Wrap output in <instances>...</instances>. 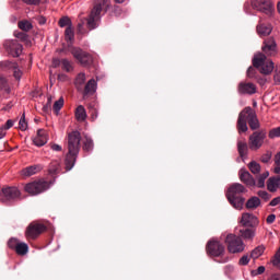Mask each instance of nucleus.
I'll list each match as a JSON object with an SVG mask.
<instances>
[{"mask_svg": "<svg viewBox=\"0 0 280 280\" xmlns=\"http://www.w3.org/2000/svg\"><path fill=\"white\" fill-rule=\"evenodd\" d=\"M277 220V215L275 214H269L266 219L267 224H272Z\"/></svg>", "mask_w": 280, "mask_h": 280, "instance_id": "obj_52", "label": "nucleus"}, {"mask_svg": "<svg viewBox=\"0 0 280 280\" xmlns=\"http://www.w3.org/2000/svg\"><path fill=\"white\" fill-rule=\"evenodd\" d=\"M268 280H280V275L279 273H273L269 277Z\"/></svg>", "mask_w": 280, "mask_h": 280, "instance_id": "obj_58", "label": "nucleus"}, {"mask_svg": "<svg viewBox=\"0 0 280 280\" xmlns=\"http://www.w3.org/2000/svg\"><path fill=\"white\" fill-rule=\"evenodd\" d=\"M270 207H277V205H280V197H276L270 201Z\"/></svg>", "mask_w": 280, "mask_h": 280, "instance_id": "obj_53", "label": "nucleus"}, {"mask_svg": "<svg viewBox=\"0 0 280 280\" xmlns=\"http://www.w3.org/2000/svg\"><path fill=\"white\" fill-rule=\"evenodd\" d=\"M60 65H62V60H60V59H52V67H55V69L60 67Z\"/></svg>", "mask_w": 280, "mask_h": 280, "instance_id": "obj_55", "label": "nucleus"}, {"mask_svg": "<svg viewBox=\"0 0 280 280\" xmlns=\"http://www.w3.org/2000/svg\"><path fill=\"white\" fill-rule=\"evenodd\" d=\"M61 69L69 73L70 71H73V65L68 59H61Z\"/></svg>", "mask_w": 280, "mask_h": 280, "instance_id": "obj_39", "label": "nucleus"}, {"mask_svg": "<svg viewBox=\"0 0 280 280\" xmlns=\"http://www.w3.org/2000/svg\"><path fill=\"white\" fill-rule=\"evenodd\" d=\"M246 191H248L246 187L240 183L232 184L229 187L226 191V198L234 209H244V202H246L244 194H246Z\"/></svg>", "mask_w": 280, "mask_h": 280, "instance_id": "obj_5", "label": "nucleus"}, {"mask_svg": "<svg viewBox=\"0 0 280 280\" xmlns=\"http://www.w3.org/2000/svg\"><path fill=\"white\" fill-rule=\"evenodd\" d=\"M50 148L54 152H62V147L59 144H51Z\"/></svg>", "mask_w": 280, "mask_h": 280, "instance_id": "obj_54", "label": "nucleus"}, {"mask_svg": "<svg viewBox=\"0 0 280 280\" xmlns=\"http://www.w3.org/2000/svg\"><path fill=\"white\" fill-rule=\"evenodd\" d=\"M12 126H14V120L9 119L7 120L5 125L1 127V129L3 130V132H5V130H10Z\"/></svg>", "mask_w": 280, "mask_h": 280, "instance_id": "obj_47", "label": "nucleus"}, {"mask_svg": "<svg viewBox=\"0 0 280 280\" xmlns=\"http://www.w3.org/2000/svg\"><path fill=\"white\" fill-rule=\"evenodd\" d=\"M240 233L243 240H253L255 237V231L253 229H243L240 230Z\"/></svg>", "mask_w": 280, "mask_h": 280, "instance_id": "obj_27", "label": "nucleus"}, {"mask_svg": "<svg viewBox=\"0 0 280 280\" xmlns=\"http://www.w3.org/2000/svg\"><path fill=\"white\" fill-rule=\"evenodd\" d=\"M225 244L229 253H244V242L235 234H228L225 237Z\"/></svg>", "mask_w": 280, "mask_h": 280, "instance_id": "obj_9", "label": "nucleus"}, {"mask_svg": "<svg viewBox=\"0 0 280 280\" xmlns=\"http://www.w3.org/2000/svg\"><path fill=\"white\" fill-rule=\"evenodd\" d=\"M276 137H280V127L273 128L269 131V139H276Z\"/></svg>", "mask_w": 280, "mask_h": 280, "instance_id": "obj_42", "label": "nucleus"}, {"mask_svg": "<svg viewBox=\"0 0 280 280\" xmlns=\"http://www.w3.org/2000/svg\"><path fill=\"white\" fill-rule=\"evenodd\" d=\"M30 250V246H27L26 243H18V246L15 247V253L18 255H27Z\"/></svg>", "mask_w": 280, "mask_h": 280, "instance_id": "obj_29", "label": "nucleus"}, {"mask_svg": "<svg viewBox=\"0 0 280 280\" xmlns=\"http://www.w3.org/2000/svg\"><path fill=\"white\" fill-rule=\"evenodd\" d=\"M19 126L20 130H27V121H25V114L22 115Z\"/></svg>", "mask_w": 280, "mask_h": 280, "instance_id": "obj_44", "label": "nucleus"}, {"mask_svg": "<svg viewBox=\"0 0 280 280\" xmlns=\"http://www.w3.org/2000/svg\"><path fill=\"white\" fill-rule=\"evenodd\" d=\"M267 189L268 191H271V192L277 191L278 187H277V183L275 182V177H270L267 180Z\"/></svg>", "mask_w": 280, "mask_h": 280, "instance_id": "obj_40", "label": "nucleus"}, {"mask_svg": "<svg viewBox=\"0 0 280 280\" xmlns=\"http://www.w3.org/2000/svg\"><path fill=\"white\" fill-rule=\"evenodd\" d=\"M275 182H276V186L278 187V189H280V176L275 177Z\"/></svg>", "mask_w": 280, "mask_h": 280, "instance_id": "obj_60", "label": "nucleus"}, {"mask_svg": "<svg viewBox=\"0 0 280 280\" xmlns=\"http://www.w3.org/2000/svg\"><path fill=\"white\" fill-rule=\"evenodd\" d=\"M261 205V200L258 197H252L250 199L247 200L246 202V208L247 209H257Z\"/></svg>", "mask_w": 280, "mask_h": 280, "instance_id": "obj_25", "label": "nucleus"}, {"mask_svg": "<svg viewBox=\"0 0 280 280\" xmlns=\"http://www.w3.org/2000/svg\"><path fill=\"white\" fill-rule=\"evenodd\" d=\"M258 84H260V86H264V84H266V79L265 78L258 79Z\"/></svg>", "mask_w": 280, "mask_h": 280, "instance_id": "obj_59", "label": "nucleus"}, {"mask_svg": "<svg viewBox=\"0 0 280 280\" xmlns=\"http://www.w3.org/2000/svg\"><path fill=\"white\" fill-rule=\"evenodd\" d=\"M15 38L25 43V45H31L32 42L30 40V36L25 32H14Z\"/></svg>", "mask_w": 280, "mask_h": 280, "instance_id": "obj_26", "label": "nucleus"}, {"mask_svg": "<svg viewBox=\"0 0 280 280\" xmlns=\"http://www.w3.org/2000/svg\"><path fill=\"white\" fill-rule=\"evenodd\" d=\"M23 3H26V5H39L40 0H22Z\"/></svg>", "mask_w": 280, "mask_h": 280, "instance_id": "obj_51", "label": "nucleus"}, {"mask_svg": "<svg viewBox=\"0 0 280 280\" xmlns=\"http://www.w3.org/2000/svg\"><path fill=\"white\" fill-rule=\"evenodd\" d=\"M249 171L252 172V174H259V172H261V165L259 163H257L256 161H252L248 164Z\"/></svg>", "mask_w": 280, "mask_h": 280, "instance_id": "obj_35", "label": "nucleus"}, {"mask_svg": "<svg viewBox=\"0 0 280 280\" xmlns=\"http://www.w3.org/2000/svg\"><path fill=\"white\" fill-rule=\"evenodd\" d=\"M276 165H280V152L276 155Z\"/></svg>", "mask_w": 280, "mask_h": 280, "instance_id": "obj_62", "label": "nucleus"}, {"mask_svg": "<svg viewBox=\"0 0 280 280\" xmlns=\"http://www.w3.org/2000/svg\"><path fill=\"white\" fill-rule=\"evenodd\" d=\"M266 130L254 131L248 138V145L252 152H257L264 145V141H266Z\"/></svg>", "mask_w": 280, "mask_h": 280, "instance_id": "obj_7", "label": "nucleus"}, {"mask_svg": "<svg viewBox=\"0 0 280 280\" xmlns=\"http://www.w3.org/2000/svg\"><path fill=\"white\" fill-rule=\"evenodd\" d=\"M238 95H255L257 93V85L253 82L241 81L237 85Z\"/></svg>", "mask_w": 280, "mask_h": 280, "instance_id": "obj_16", "label": "nucleus"}, {"mask_svg": "<svg viewBox=\"0 0 280 280\" xmlns=\"http://www.w3.org/2000/svg\"><path fill=\"white\" fill-rule=\"evenodd\" d=\"M43 170V166L40 164L27 166L22 170V176H34V174H38Z\"/></svg>", "mask_w": 280, "mask_h": 280, "instance_id": "obj_21", "label": "nucleus"}, {"mask_svg": "<svg viewBox=\"0 0 280 280\" xmlns=\"http://www.w3.org/2000/svg\"><path fill=\"white\" fill-rule=\"evenodd\" d=\"M270 159H272V152L267 151L265 154H262L260 161L261 163H269Z\"/></svg>", "mask_w": 280, "mask_h": 280, "instance_id": "obj_43", "label": "nucleus"}, {"mask_svg": "<svg viewBox=\"0 0 280 280\" xmlns=\"http://www.w3.org/2000/svg\"><path fill=\"white\" fill-rule=\"evenodd\" d=\"M34 145H37V148H43L47 143V131L44 129L37 130L36 137L33 139Z\"/></svg>", "mask_w": 280, "mask_h": 280, "instance_id": "obj_17", "label": "nucleus"}, {"mask_svg": "<svg viewBox=\"0 0 280 280\" xmlns=\"http://www.w3.org/2000/svg\"><path fill=\"white\" fill-rule=\"evenodd\" d=\"M258 196L259 198H262V200H268L270 198V194H268L266 190L258 191Z\"/></svg>", "mask_w": 280, "mask_h": 280, "instance_id": "obj_50", "label": "nucleus"}, {"mask_svg": "<svg viewBox=\"0 0 280 280\" xmlns=\"http://www.w3.org/2000/svg\"><path fill=\"white\" fill-rule=\"evenodd\" d=\"M8 246H9V248L16 250V247L19 246V240H16V238L9 240Z\"/></svg>", "mask_w": 280, "mask_h": 280, "instance_id": "obj_45", "label": "nucleus"}, {"mask_svg": "<svg viewBox=\"0 0 280 280\" xmlns=\"http://www.w3.org/2000/svg\"><path fill=\"white\" fill-rule=\"evenodd\" d=\"M5 137V131H3L2 128H0V139H3Z\"/></svg>", "mask_w": 280, "mask_h": 280, "instance_id": "obj_64", "label": "nucleus"}, {"mask_svg": "<svg viewBox=\"0 0 280 280\" xmlns=\"http://www.w3.org/2000/svg\"><path fill=\"white\" fill-rule=\"evenodd\" d=\"M82 141V135L80 131L74 130L68 133V143H67V154L65 159V165L67 172H71L75 166V161H78V155L80 154V143Z\"/></svg>", "mask_w": 280, "mask_h": 280, "instance_id": "obj_3", "label": "nucleus"}, {"mask_svg": "<svg viewBox=\"0 0 280 280\" xmlns=\"http://www.w3.org/2000/svg\"><path fill=\"white\" fill-rule=\"evenodd\" d=\"M47 231V225L43 224L40 222H32L30 225L26 228L25 231V237L26 240H38V236L43 235Z\"/></svg>", "mask_w": 280, "mask_h": 280, "instance_id": "obj_8", "label": "nucleus"}, {"mask_svg": "<svg viewBox=\"0 0 280 280\" xmlns=\"http://www.w3.org/2000/svg\"><path fill=\"white\" fill-rule=\"evenodd\" d=\"M248 126L250 130H259V128H261V125L259 124V118H257V113L253 110V107H245L238 114L236 122L238 135H242V132H248Z\"/></svg>", "mask_w": 280, "mask_h": 280, "instance_id": "obj_4", "label": "nucleus"}, {"mask_svg": "<svg viewBox=\"0 0 280 280\" xmlns=\"http://www.w3.org/2000/svg\"><path fill=\"white\" fill-rule=\"evenodd\" d=\"M65 38L67 43H72L75 38V33L73 32V26H68L65 31Z\"/></svg>", "mask_w": 280, "mask_h": 280, "instance_id": "obj_32", "label": "nucleus"}, {"mask_svg": "<svg viewBox=\"0 0 280 280\" xmlns=\"http://www.w3.org/2000/svg\"><path fill=\"white\" fill-rule=\"evenodd\" d=\"M92 119H97V110L92 109Z\"/></svg>", "mask_w": 280, "mask_h": 280, "instance_id": "obj_61", "label": "nucleus"}, {"mask_svg": "<svg viewBox=\"0 0 280 280\" xmlns=\"http://www.w3.org/2000/svg\"><path fill=\"white\" fill-rule=\"evenodd\" d=\"M275 173L280 174V164H277V166L275 167Z\"/></svg>", "mask_w": 280, "mask_h": 280, "instance_id": "obj_63", "label": "nucleus"}, {"mask_svg": "<svg viewBox=\"0 0 280 280\" xmlns=\"http://www.w3.org/2000/svg\"><path fill=\"white\" fill-rule=\"evenodd\" d=\"M240 179L242 180V183H244L245 185H248L249 187H255L256 185L255 178L253 177V175H250L248 171L241 170Z\"/></svg>", "mask_w": 280, "mask_h": 280, "instance_id": "obj_18", "label": "nucleus"}, {"mask_svg": "<svg viewBox=\"0 0 280 280\" xmlns=\"http://www.w3.org/2000/svg\"><path fill=\"white\" fill-rule=\"evenodd\" d=\"M18 27H20L22 32H30V30H32L34 26L30 23V21L22 20L18 23Z\"/></svg>", "mask_w": 280, "mask_h": 280, "instance_id": "obj_34", "label": "nucleus"}, {"mask_svg": "<svg viewBox=\"0 0 280 280\" xmlns=\"http://www.w3.org/2000/svg\"><path fill=\"white\" fill-rule=\"evenodd\" d=\"M0 91H4L5 93H10V86L8 85V79L0 74Z\"/></svg>", "mask_w": 280, "mask_h": 280, "instance_id": "obj_37", "label": "nucleus"}, {"mask_svg": "<svg viewBox=\"0 0 280 280\" xmlns=\"http://www.w3.org/2000/svg\"><path fill=\"white\" fill-rule=\"evenodd\" d=\"M255 220H256L255 215H253L248 212H245L242 215L241 224H243V226H252L253 222H255Z\"/></svg>", "mask_w": 280, "mask_h": 280, "instance_id": "obj_23", "label": "nucleus"}, {"mask_svg": "<svg viewBox=\"0 0 280 280\" xmlns=\"http://www.w3.org/2000/svg\"><path fill=\"white\" fill-rule=\"evenodd\" d=\"M273 81L277 86H280V69L279 68L276 69Z\"/></svg>", "mask_w": 280, "mask_h": 280, "instance_id": "obj_46", "label": "nucleus"}, {"mask_svg": "<svg viewBox=\"0 0 280 280\" xmlns=\"http://www.w3.org/2000/svg\"><path fill=\"white\" fill-rule=\"evenodd\" d=\"M61 170H62V167L60 166V161L54 160L50 162V164L48 166V174L52 178H56V175L60 174Z\"/></svg>", "mask_w": 280, "mask_h": 280, "instance_id": "obj_19", "label": "nucleus"}, {"mask_svg": "<svg viewBox=\"0 0 280 280\" xmlns=\"http://www.w3.org/2000/svg\"><path fill=\"white\" fill-rule=\"evenodd\" d=\"M110 8V0H95L94 7L88 19L81 20L78 24L79 34H84V25H86L88 30H95L100 25V21H102V12L106 14Z\"/></svg>", "mask_w": 280, "mask_h": 280, "instance_id": "obj_2", "label": "nucleus"}, {"mask_svg": "<svg viewBox=\"0 0 280 280\" xmlns=\"http://www.w3.org/2000/svg\"><path fill=\"white\" fill-rule=\"evenodd\" d=\"M9 69L13 70V75L15 80H21V75H23V71L19 68V63L16 62H11V66Z\"/></svg>", "mask_w": 280, "mask_h": 280, "instance_id": "obj_30", "label": "nucleus"}, {"mask_svg": "<svg viewBox=\"0 0 280 280\" xmlns=\"http://www.w3.org/2000/svg\"><path fill=\"white\" fill-rule=\"evenodd\" d=\"M62 106H65V98L60 97L58 101H56L52 105V110L56 115H58V113H60V110L62 109Z\"/></svg>", "mask_w": 280, "mask_h": 280, "instance_id": "obj_33", "label": "nucleus"}, {"mask_svg": "<svg viewBox=\"0 0 280 280\" xmlns=\"http://www.w3.org/2000/svg\"><path fill=\"white\" fill-rule=\"evenodd\" d=\"M248 143L246 141L238 140L237 141V152L241 156V159H246L248 156Z\"/></svg>", "mask_w": 280, "mask_h": 280, "instance_id": "obj_20", "label": "nucleus"}, {"mask_svg": "<svg viewBox=\"0 0 280 280\" xmlns=\"http://www.w3.org/2000/svg\"><path fill=\"white\" fill-rule=\"evenodd\" d=\"M250 261V258H248L247 255L242 256L238 264L240 266H248V262Z\"/></svg>", "mask_w": 280, "mask_h": 280, "instance_id": "obj_48", "label": "nucleus"}, {"mask_svg": "<svg viewBox=\"0 0 280 280\" xmlns=\"http://www.w3.org/2000/svg\"><path fill=\"white\" fill-rule=\"evenodd\" d=\"M75 118L79 121H86V109L84 106L79 105L75 109Z\"/></svg>", "mask_w": 280, "mask_h": 280, "instance_id": "obj_24", "label": "nucleus"}, {"mask_svg": "<svg viewBox=\"0 0 280 280\" xmlns=\"http://www.w3.org/2000/svg\"><path fill=\"white\" fill-rule=\"evenodd\" d=\"M270 176V173L269 172H265L262 174H260L258 177H257V187L259 188H262V187H266V178H268Z\"/></svg>", "mask_w": 280, "mask_h": 280, "instance_id": "obj_31", "label": "nucleus"}, {"mask_svg": "<svg viewBox=\"0 0 280 280\" xmlns=\"http://www.w3.org/2000/svg\"><path fill=\"white\" fill-rule=\"evenodd\" d=\"M266 272V267L260 266L257 268V275H264Z\"/></svg>", "mask_w": 280, "mask_h": 280, "instance_id": "obj_57", "label": "nucleus"}, {"mask_svg": "<svg viewBox=\"0 0 280 280\" xmlns=\"http://www.w3.org/2000/svg\"><path fill=\"white\" fill-rule=\"evenodd\" d=\"M262 52H258L253 58V65L258 69L259 73L262 75H270L275 71V62L271 59L277 54H279V48L277 47V40L275 37H268L264 40Z\"/></svg>", "mask_w": 280, "mask_h": 280, "instance_id": "obj_1", "label": "nucleus"}, {"mask_svg": "<svg viewBox=\"0 0 280 280\" xmlns=\"http://www.w3.org/2000/svg\"><path fill=\"white\" fill-rule=\"evenodd\" d=\"M257 71H259V69L255 67V65L253 63V66H250L247 69V72H246L247 78H249V80L257 78Z\"/></svg>", "mask_w": 280, "mask_h": 280, "instance_id": "obj_36", "label": "nucleus"}, {"mask_svg": "<svg viewBox=\"0 0 280 280\" xmlns=\"http://www.w3.org/2000/svg\"><path fill=\"white\" fill-rule=\"evenodd\" d=\"M59 27H72L71 19L69 16H63L59 20Z\"/></svg>", "mask_w": 280, "mask_h": 280, "instance_id": "obj_41", "label": "nucleus"}, {"mask_svg": "<svg viewBox=\"0 0 280 280\" xmlns=\"http://www.w3.org/2000/svg\"><path fill=\"white\" fill-rule=\"evenodd\" d=\"M70 54H72L73 58H75L82 67H91V65H93V56L81 48L72 47Z\"/></svg>", "mask_w": 280, "mask_h": 280, "instance_id": "obj_10", "label": "nucleus"}, {"mask_svg": "<svg viewBox=\"0 0 280 280\" xmlns=\"http://www.w3.org/2000/svg\"><path fill=\"white\" fill-rule=\"evenodd\" d=\"M261 255H264V247H261V246L256 247L250 253L252 259H259V257H261Z\"/></svg>", "mask_w": 280, "mask_h": 280, "instance_id": "obj_38", "label": "nucleus"}, {"mask_svg": "<svg viewBox=\"0 0 280 280\" xmlns=\"http://www.w3.org/2000/svg\"><path fill=\"white\" fill-rule=\"evenodd\" d=\"M24 189L31 196H38V194H43V191L49 189V184L46 180H37L26 184Z\"/></svg>", "mask_w": 280, "mask_h": 280, "instance_id": "obj_11", "label": "nucleus"}, {"mask_svg": "<svg viewBox=\"0 0 280 280\" xmlns=\"http://www.w3.org/2000/svg\"><path fill=\"white\" fill-rule=\"evenodd\" d=\"M206 250L211 257H221V255H224V245L218 241H209Z\"/></svg>", "mask_w": 280, "mask_h": 280, "instance_id": "obj_15", "label": "nucleus"}, {"mask_svg": "<svg viewBox=\"0 0 280 280\" xmlns=\"http://www.w3.org/2000/svg\"><path fill=\"white\" fill-rule=\"evenodd\" d=\"M93 148H94L93 139L85 136L83 140V151L92 152Z\"/></svg>", "mask_w": 280, "mask_h": 280, "instance_id": "obj_28", "label": "nucleus"}, {"mask_svg": "<svg viewBox=\"0 0 280 280\" xmlns=\"http://www.w3.org/2000/svg\"><path fill=\"white\" fill-rule=\"evenodd\" d=\"M252 8L267 14V16H272V12H275V7L270 0H252Z\"/></svg>", "mask_w": 280, "mask_h": 280, "instance_id": "obj_12", "label": "nucleus"}, {"mask_svg": "<svg viewBox=\"0 0 280 280\" xmlns=\"http://www.w3.org/2000/svg\"><path fill=\"white\" fill-rule=\"evenodd\" d=\"M21 198V190L16 187L2 188L1 202H12Z\"/></svg>", "mask_w": 280, "mask_h": 280, "instance_id": "obj_14", "label": "nucleus"}, {"mask_svg": "<svg viewBox=\"0 0 280 280\" xmlns=\"http://www.w3.org/2000/svg\"><path fill=\"white\" fill-rule=\"evenodd\" d=\"M37 21H38L39 25H45V23H47V19H45V16H39L37 19Z\"/></svg>", "mask_w": 280, "mask_h": 280, "instance_id": "obj_56", "label": "nucleus"}, {"mask_svg": "<svg viewBox=\"0 0 280 280\" xmlns=\"http://www.w3.org/2000/svg\"><path fill=\"white\" fill-rule=\"evenodd\" d=\"M85 82L86 74H84V72L79 73L74 80V86L79 92L83 94V97H88V95H93V93L97 91V82L95 81V79H91L84 86Z\"/></svg>", "mask_w": 280, "mask_h": 280, "instance_id": "obj_6", "label": "nucleus"}, {"mask_svg": "<svg viewBox=\"0 0 280 280\" xmlns=\"http://www.w3.org/2000/svg\"><path fill=\"white\" fill-rule=\"evenodd\" d=\"M3 47L7 54H9V56H12V58H19V56L23 54V45H21L16 39H10L4 42Z\"/></svg>", "mask_w": 280, "mask_h": 280, "instance_id": "obj_13", "label": "nucleus"}, {"mask_svg": "<svg viewBox=\"0 0 280 280\" xmlns=\"http://www.w3.org/2000/svg\"><path fill=\"white\" fill-rule=\"evenodd\" d=\"M257 32L259 36H270L272 34V26L270 24H258Z\"/></svg>", "mask_w": 280, "mask_h": 280, "instance_id": "obj_22", "label": "nucleus"}, {"mask_svg": "<svg viewBox=\"0 0 280 280\" xmlns=\"http://www.w3.org/2000/svg\"><path fill=\"white\" fill-rule=\"evenodd\" d=\"M11 66H12V61H1L0 71H3V69H10Z\"/></svg>", "mask_w": 280, "mask_h": 280, "instance_id": "obj_49", "label": "nucleus"}]
</instances>
